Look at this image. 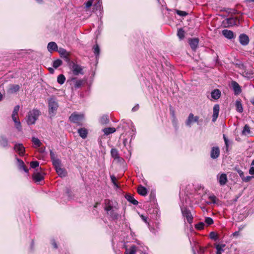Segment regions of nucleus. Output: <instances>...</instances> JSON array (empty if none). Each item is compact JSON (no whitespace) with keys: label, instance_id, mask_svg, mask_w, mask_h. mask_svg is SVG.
I'll list each match as a JSON object with an SVG mask.
<instances>
[{"label":"nucleus","instance_id":"1","mask_svg":"<svg viewBox=\"0 0 254 254\" xmlns=\"http://www.w3.org/2000/svg\"><path fill=\"white\" fill-rule=\"evenodd\" d=\"M39 163L37 161H33V183L37 185H42L44 183V170L39 167Z\"/></svg>","mask_w":254,"mask_h":254},{"label":"nucleus","instance_id":"2","mask_svg":"<svg viewBox=\"0 0 254 254\" xmlns=\"http://www.w3.org/2000/svg\"><path fill=\"white\" fill-rule=\"evenodd\" d=\"M59 105L56 99L53 97L48 99L49 112L51 117L55 116Z\"/></svg>","mask_w":254,"mask_h":254},{"label":"nucleus","instance_id":"3","mask_svg":"<svg viewBox=\"0 0 254 254\" xmlns=\"http://www.w3.org/2000/svg\"><path fill=\"white\" fill-rule=\"evenodd\" d=\"M83 119L84 116L82 114H77L75 113L72 114L69 117V120L71 122L78 125L82 124Z\"/></svg>","mask_w":254,"mask_h":254},{"label":"nucleus","instance_id":"4","mask_svg":"<svg viewBox=\"0 0 254 254\" xmlns=\"http://www.w3.org/2000/svg\"><path fill=\"white\" fill-rule=\"evenodd\" d=\"M33 147L37 148L38 151L40 153L45 152V147L42 146L41 141L37 138L33 137Z\"/></svg>","mask_w":254,"mask_h":254},{"label":"nucleus","instance_id":"5","mask_svg":"<svg viewBox=\"0 0 254 254\" xmlns=\"http://www.w3.org/2000/svg\"><path fill=\"white\" fill-rule=\"evenodd\" d=\"M199 117L194 116L192 113H190L186 121V125L187 127H191L192 124L196 123L198 124Z\"/></svg>","mask_w":254,"mask_h":254},{"label":"nucleus","instance_id":"6","mask_svg":"<svg viewBox=\"0 0 254 254\" xmlns=\"http://www.w3.org/2000/svg\"><path fill=\"white\" fill-rule=\"evenodd\" d=\"M50 155L51 157V160L52 161L53 164L55 167V168H58L61 166V162L59 159H58L55 153L53 152L52 150H50Z\"/></svg>","mask_w":254,"mask_h":254},{"label":"nucleus","instance_id":"7","mask_svg":"<svg viewBox=\"0 0 254 254\" xmlns=\"http://www.w3.org/2000/svg\"><path fill=\"white\" fill-rule=\"evenodd\" d=\"M181 210L183 215L184 216V217H186L187 221L189 223H192L193 217L190 211L185 207L182 208Z\"/></svg>","mask_w":254,"mask_h":254},{"label":"nucleus","instance_id":"8","mask_svg":"<svg viewBox=\"0 0 254 254\" xmlns=\"http://www.w3.org/2000/svg\"><path fill=\"white\" fill-rule=\"evenodd\" d=\"M15 159L16 160V165L17 166L18 169L20 171H23L25 173H28V170L27 169L25 165H24V162L22 160L18 158L16 156Z\"/></svg>","mask_w":254,"mask_h":254},{"label":"nucleus","instance_id":"9","mask_svg":"<svg viewBox=\"0 0 254 254\" xmlns=\"http://www.w3.org/2000/svg\"><path fill=\"white\" fill-rule=\"evenodd\" d=\"M72 70L73 73L75 75L79 74H83V68L79 65L74 64L72 65Z\"/></svg>","mask_w":254,"mask_h":254},{"label":"nucleus","instance_id":"10","mask_svg":"<svg viewBox=\"0 0 254 254\" xmlns=\"http://www.w3.org/2000/svg\"><path fill=\"white\" fill-rule=\"evenodd\" d=\"M217 180L221 186L225 185L227 182V177L226 174L223 173L218 175Z\"/></svg>","mask_w":254,"mask_h":254},{"label":"nucleus","instance_id":"11","mask_svg":"<svg viewBox=\"0 0 254 254\" xmlns=\"http://www.w3.org/2000/svg\"><path fill=\"white\" fill-rule=\"evenodd\" d=\"M105 210L106 212H108L109 210L113 209V208H116V206L114 205L113 202L109 199L105 200Z\"/></svg>","mask_w":254,"mask_h":254},{"label":"nucleus","instance_id":"12","mask_svg":"<svg viewBox=\"0 0 254 254\" xmlns=\"http://www.w3.org/2000/svg\"><path fill=\"white\" fill-rule=\"evenodd\" d=\"M231 85L233 88V89L234 90L235 94L236 95H239L240 94L241 92V86L239 85V84L236 81H233L231 83Z\"/></svg>","mask_w":254,"mask_h":254},{"label":"nucleus","instance_id":"13","mask_svg":"<svg viewBox=\"0 0 254 254\" xmlns=\"http://www.w3.org/2000/svg\"><path fill=\"white\" fill-rule=\"evenodd\" d=\"M239 41L242 45L246 46L249 44V38L246 34H242L239 36Z\"/></svg>","mask_w":254,"mask_h":254},{"label":"nucleus","instance_id":"14","mask_svg":"<svg viewBox=\"0 0 254 254\" xmlns=\"http://www.w3.org/2000/svg\"><path fill=\"white\" fill-rule=\"evenodd\" d=\"M211 157L213 159L217 158L220 155L219 148L217 146L213 147L212 148L211 151Z\"/></svg>","mask_w":254,"mask_h":254},{"label":"nucleus","instance_id":"15","mask_svg":"<svg viewBox=\"0 0 254 254\" xmlns=\"http://www.w3.org/2000/svg\"><path fill=\"white\" fill-rule=\"evenodd\" d=\"M14 149L20 156L24 154V148L21 144H16L14 145Z\"/></svg>","mask_w":254,"mask_h":254},{"label":"nucleus","instance_id":"16","mask_svg":"<svg viewBox=\"0 0 254 254\" xmlns=\"http://www.w3.org/2000/svg\"><path fill=\"white\" fill-rule=\"evenodd\" d=\"M219 106L218 104L215 105L213 107V114L212 121L214 122L217 119L219 113Z\"/></svg>","mask_w":254,"mask_h":254},{"label":"nucleus","instance_id":"17","mask_svg":"<svg viewBox=\"0 0 254 254\" xmlns=\"http://www.w3.org/2000/svg\"><path fill=\"white\" fill-rule=\"evenodd\" d=\"M199 40L197 38H193L189 40L190 45L192 50L195 51L197 48Z\"/></svg>","mask_w":254,"mask_h":254},{"label":"nucleus","instance_id":"18","mask_svg":"<svg viewBox=\"0 0 254 254\" xmlns=\"http://www.w3.org/2000/svg\"><path fill=\"white\" fill-rule=\"evenodd\" d=\"M47 49L49 52L52 53L53 51H58V46L54 42H50L47 45Z\"/></svg>","mask_w":254,"mask_h":254},{"label":"nucleus","instance_id":"19","mask_svg":"<svg viewBox=\"0 0 254 254\" xmlns=\"http://www.w3.org/2000/svg\"><path fill=\"white\" fill-rule=\"evenodd\" d=\"M58 51L59 53L60 54L61 56L63 58L65 59V60L66 61H68L69 60V54L65 49L62 48H60Z\"/></svg>","mask_w":254,"mask_h":254},{"label":"nucleus","instance_id":"20","mask_svg":"<svg viewBox=\"0 0 254 254\" xmlns=\"http://www.w3.org/2000/svg\"><path fill=\"white\" fill-rule=\"evenodd\" d=\"M19 86L16 84H11L9 85L7 92L8 93L13 94L16 93L19 90Z\"/></svg>","mask_w":254,"mask_h":254},{"label":"nucleus","instance_id":"21","mask_svg":"<svg viewBox=\"0 0 254 254\" xmlns=\"http://www.w3.org/2000/svg\"><path fill=\"white\" fill-rule=\"evenodd\" d=\"M111 153L112 157L115 159H117L118 161L122 162L123 158L119 157L118 150L115 148H112L111 151Z\"/></svg>","mask_w":254,"mask_h":254},{"label":"nucleus","instance_id":"22","mask_svg":"<svg viewBox=\"0 0 254 254\" xmlns=\"http://www.w3.org/2000/svg\"><path fill=\"white\" fill-rule=\"evenodd\" d=\"M222 34L227 38L231 39L234 38V33L231 31L227 29H225L222 31Z\"/></svg>","mask_w":254,"mask_h":254},{"label":"nucleus","instance_id":"23","mask_svg":"<svg viewBox=\"0 0 254 254\" xmlns=\"http://www.w3.org/2000/svg\"><path fill=\"white\" fill-rule=\"evenodd\" d=\"M221 94V91L217 89H214L211 93V96L212 98L215 100L218 99L220 97Z\"/></svg>","mask_w":254,"mask_h":254},{"label":"nucleus","instance_id":"24","mask_svg":"<svg viewBox=\"0 0 254 254\" xmlns=\"http://www.w3.org/2000/svg\"><path fill=\"white\" fill-rule=\"evenodd\" d=\"M117 209V208H113L111 210H109L108 212H106L107 214L109 215L112 219H117L118 218V214L116 212V210Z\"/></svg>","mask_w":254,"mask_h":254},{"label":"nucleus","instance_id":"25","mask_svg":"<svg viewBox=\"0 0 254 254\" xmlns=\"http://www.w3.org/2000/svg\"><path fill=\"white\" fill-rule=\"evenodd\" d=\"M251 127L248 125H246L242 131V135L249 136L251 135Z\"/></svg>","mask_w":254,"mask_h":254},{"label":"nucleus","instance_id":"26","mask_svg":"<svg viewBox=\"0 0 254 254\" xmlns=\"http://www.w3.org/2000/svg\"><path fill=\"white\" fill-rule=\"evenodd\" d=\"M0 145L3 147H5L8 146V140L4 136H0Z\"/></svg>","mask_w":254,"mask_h":254},{"label":"nucleus","instance_id":"27","mask_svg":"<svg viewBox=\"0 0 254 254\" xmlns=\"http://www.w3.org/2000/svg\"><path fill=\"white\" fill-rule=\"evenodd\" d=\"M137 192L139 194L142 196H145L147 193V190L146 189L141 186H140L138 187Z\"/></svg>","mask_w":254,"mask_h":254},{"label":"nucleus","instance_id":"28","mask_svg":"<svg viewBox=\"0 0 254 254\" xmlns=\"http://www.w3.org/2000/svg\"><path fill=\"white\" fill-rule=\"evenodd\" d=\"M78 132L82 138H85L87 137V130L85 128L78 129Z\"/></svg>","mask_w":254,"mask_h":254},{"label":"nucleus","instance_id":"29","mask_svg":"<svg viewBox=\"0 0 254 254\" xmlns=\"http://www.w3.org/2000/svg\"><path fill=\"white\" fill-rule=\"evenodd\" d=\"M58 174L61 177H64L66 175V172L61 166L55 169Z\"/></svg>","mask_w":254,"mask_h":254},{"label":"nucleus","instance_id":"30","mask_svg":"<svg viewBox=\"0 0 254 254\" xmlns=\"http://www.w3.org/2000/svg\"><path fill=\"white\" fill-rule=\"evenodd\" d=\"M103 131L105 134L108 135L111 133H114L116 131V128L114 127H107L103 129Z\"/></svg>","mask_w":254,"mask_h":254},{"label":"nucleus","instance_id":"31","mask_svg":"<svg viewBox=\"0 0 254 254\" xmlns=\"http://www.w3.org/2000/svg\"><path fill=\"white\" fill-rule=\"evenodd\" d=\"M74 82V87L76 88L80 87L84 83V81L82 79L76 80L75 78H73Z\"/></svg>","mask_w":254,"mask_h":254},{"label":"nucleus","instance_id":"32","mask_svg":"<svg viewBox=\"0 0 254 254\" xmlns=\"http://www.w3.org/2000/svg\"><path fill=\"white\" fill-rule=\"evenodd\" d=\"M126 198L130 202L132 203L134 205H137L138 204V201L135 200L132 196L130 194H127L126 196Z\"/></svg>","mask_w":254,"mask_h":254},{"label":"nucleus","instance_id":"33","mask_svg":"<svg viewBox=\"0 0 254 254\" xmlns=\"http://www.w3.org/2000/svg\"><path fill=\"white\" fill-rule=\"evenodd\" d=\"M235 105L236 107V110L239 113H242L243 111V108L241 102L239 100H237L236 101Z\"/></svg>","mask_w":254,"mask_h":254},{"label":"nucleus","instance_id":"34","mask_svg":"<svg viewBox=\"0 0 254 254\" xmlns=\"http://www.w3.org/2000/svg\"><path fill=\"white\" fill-rule=\"evenodd\" d=\"M136 251V248L134 246H132L129 249H127L126 251V254H135Z\"/></svg>","mask_w":254,"mask_h":254},{"label":"nucleus","instance_id":"35","mask_svg":"<svg viewBox=\"0 0 254 254\" xmlns=\"http://www.w3.org/2000/svg\"><path fill=\"white\" fill-rule=\"evenodd\" d=\"M40 114V112L39 111L37 110H33V124L34 123V122L37 120V118Z\"/></svg>","mask_w":254,"mask_h":254},{"label":"nucleus","instance_id":"36","mask_svg":"<svg viewBox=\"0 0 254 254\" xmlns=\"http://www.w3.org/2000/svg\"><path fill=\"white\" fill-rule=\"evenodd\" d=\"M225 246V245H217L216 247L217 249L216 254H221L222 252H224L223 248Z\"/></svg>","mask_w":254,"mask_h":254},{"label":"nucleus","instance_id":"37","mask_svg":"<svg viewBox=\"0 0 254 254\" xmlns=\"http://www.w3.org/2000/svg\"><path fill=\"white\" fill-rule=\"evenodd\" d=\"M65 80V78L63 74H60L58 76L57 81L60 84H63Z\"/></svg>","mask_w":254,"mask_h":254},{"label":"nucleus","instance_id":"38","mask_svg":"<svg viewBox=\"0 0 254 254\" xmlns=\"http://www.w3.org/2000/svg\"><path fill=\"white\" fill-rule=\"evenodd\" d=\"M62 63L63 62L61 60L58 59L53 62V66L54 68H57L61 65Z\"/></svg>","mask_w":254,"mask_h":254},{"label":"nucleus","instance_id":"39","mask_svg":"<svg viewBox=\"0 0 254 254\" xmlns=\"http://www.w3.org/2000/svg\"><path fill=\"white\" fill-rule=\"evenodd\" d=\"M185 32L182 29H180L178 31L177 35L180 39H183L184 37Z\"/></svg>","mask_w":254,"mask_h":254},{"label":"nucleus","instance_id":"40","mask_svg":"<svg viewBox=\"0 0 254 254\" xmlns=\"http://www.w3.org/2000/svg\"><path fill=\"white\" fill-rule=\"evenodd\" d=\"M109 122V119L107 116H103L100 119V123L102 124H107Z\"/></svg>","mask_w":254,"mask_h":254},{"label":"nucleus","instance_id":"41","mask_svg":"<svg viewBox=\"0 0 254 254\" xmlns=\"http://www.w3.org/2000/svg\"><path fill=\"white\" fill-rule=\"evenodd\" d=\"M209 235H210V238L212 240H216L218 238V234L214 232H211L210 233Z\"/></svg>","mask_w":254,"mask_h":254},{"label":"nucleus","instance_id":"42","mask_svg":"<svg viewBox=\"0 0 254 254\" xmlns=\"http://www.w3.org/2000/svg\"><path fill=\"white\" fill-rule=\"evenodd\" d=\"M94 53L96 56L99 55L100 49L98 45H96L94 47Z\"/></svg>","mask_w":254,"mask_h":254},{"label":"nucleus","instance_id":"43","mask_svg":"<svg viewBox=\"0 0 254 254\" xmlns=\"http://www.w3.org/2000/svg\"><path fill=\"white\" fill-rule=\"evenodd\" d=\"M26 122L28 125H32V119H31V112H29L28 115L27 116Z\"/></svg>","mask_w":254,"mask_h":254},{"label":"nucleus","instance_id":"44","mask_svg":"<svg viewBox=\"0 0 254 254\" xmlns=\"http://www.w3.org/2000/svg\"><path fill=\"white\" fill-rule=\"evenodd\" d=\"M205 222L208 225H210L213 223V219L210 217H206L205 219Z\"/></svg>","mask_w":254,"mask_h":254},{"label":"nucleus","instance_id":"45","mask_svg":"<svg viewBox=\"0 0 254 254\" xmlns=\"http://www.w3.org/2000/svg\"><path fill=\"white\" fill-rule=\"evenodd\" d=\"M204 226V223L201 222L195 225V228L198 230H201L203 229Z\"/></svg>","mask_w":254,"mask_h":254},{"label":"nucleus","instance_id":"46","mask_svg":"<svg viewBox=\"0 0 254 254\" xmlns=\"http://www.w3.org/2000/svg\"><path fill=\"white\" fill-rule=\"evenodd\" d=\"M15 124V127L17 129L18 131L21 130V123L19 121H18L17 122H15L14 123Z\"/></svg>","mask_w":254,"mask_h":254},{"label":"nucleus","instance_id":"47","mask_svg":"<svg viewBox=\"0 0 254 254\" xmlns=\"http://www.w3.org/2000/svg\"><path fill=\"white\" fill-rule=\"evenodd\" d=\"M176 13L177 14L182 16H185L188 14V13L186 11H181L179 10H177Z\"/></svg>","mask_w":254,"mask_h":254},{"label":"nucleus","instance_id":"48","mask_svg":"<svg viewBox=\"0 0 254 254\" xmlns=\"http://www.w3.org/2000/svg\"><path fill=\"white\" fill-rule=\"evenodd\" d=\"M209 199L213 203H215L216 202L217 198L214 195H210L209 196Z\"/></svg>","mask_w":254,"mask_h":254},{"label":"nucleus","instance_id":"49","mask_svg":"<svg viewBox=\"0 0 254 254\" xmlns=\"http://www.w3.org/2000/svg\"><path fill=\"white\" fill-rule=\"evenodd\" d=\"M19 110V105H17V106H15L12 114L17 115Z\"/></svg>","mask_w":254,"mask_h":254},{"label":"nucleus","instance_id":"50","mask_svg":"<svg viewBox=\"0 0 254 254\" xmlns=\"http://www.w3.org/2000/svg\"><path fill=\"white\" fill-rule=\"evenodd\" d=\"M111 179L112 182L114 184V185L117 187H118V186L116 183V178L114 176L112 175L111 176Z\"/></svg>","mask_w":254,"mask_h":254},{"label":"nucleus","instance_id":"51","mask_svg":"<svg viewBox=\"0 0 254 254\" xmlns=\"http://www.w3.org/2000/svg\"><path fill=\"white\" fill-rule=\"evenodd\" d=\"M253 178H254V177H253V176H247L246 177H244V178H243V181L244 182H248L250 181H251Z\"/></svg>","mask_w":254,"mask_h":254},{"label":"nucleus","instance_id":"52","mask_svg":"<svg viewBox=\"0 0 254 254\" xmlns=\"http://www.w3.org/2000/svg\"><path fill=\"white\" fill-rule=\"evenodd\" d=\"M51 244L53 246L54 248H55V249H57L58 248L57 244L56 241H55V240H54V239L52 240L51 241Z\"/></svg>","mask_w":254,"mask_h":254},{"label":"nucleus","instance_id":"53","mask_svg":"<svg viewBox=\"0 0 254 254\" xmlns=\"http://www.w3.org/2000/svg\"><path fill=\"white\" fill-rule=\"evenodd\" d=\"M92 5V1L89 0L86 3V7L87 8L90 7Z\"/></svg>","mask_w":254,"mask_h":254},{"label":"nucleus","instance_id":"54","mask_svg":"<svg viewBox=\"0 0 254 254\" xmlns=\"http://www.w3.org/2000/svg\"><path fill=\"white\" fill-rule=\"evenodd\" d=\"M249 173L252 175H254V167H252L249 170Z\"/></svg>","mask_w":254,"mask_h":254},{"label":"nucleus","instance_id":"55","mask_svg":"<svg viewBox=\"0 0 254 254\" xmlns=\"http://www.w3.org/2000/svg\"><path fill=\"white\" fill-rule=\"evenodd\" d=\"M223 138L225 141V143L226 145L227 146L228 145V139H227L225 134L223 135Z\"/></svg>","mask_w":254,"mask_h":254},{"label":"nucleus","instance_id":"56","mask_svg":"<svg viewBox=\"0 0 254 254\" xmlns=\"http://www.w3.org/2000/svg\"><path fill=\"white\" fill-rule=\"evenodd\" d=\"M139 108V106L138 105H137L136 106H134L132 109V111H137Z\"/></svg>","mask_w":254,"mask_h":254},{"label":"nucleus","instance_id":"57","mask_svg":"<svg viewBox=\"0 0 254 254\" xmlns=\"http://www.w3.org/2000/svg\"><path fill=\"white\" fill-rule=\"evenodd\" d=\"M239 175H240V177L243 179V178L244 177V173L242 171H241L239 172Z\"/></svg>","mask_w":254,"mask_h":254},{"label":"nucleus","instance_id":"58","mask_svg":"<svg viewBox=\"0 0 254 254\" xmlns=\"http://www.w3.org/2000/svg\"><path fill=\"white\" fill-rule=\"evenodd\" d=\"M11 117L12 120L16 119L17 118V115L12 114Z\"/></svg>","mask_w":254,"mask_h":254},{"label":"nucleus","instance_id":"59","mask_svg":"<svg viewBox=\"0 0 254 254\" xmlns=\"http://www.w3.org/2000/svg\"><path fill=\"white\" fill-rule=\"evenodd\" d=\"M141 218L144 222H147V218L145 217L142 215Z\"/></svg>","mask_w":254,"mask_h":254},{"label":"nucleus","instance_id":"60","mask_svg":"<svg viewBox=\"0 0 254 254\" xmlns=\"http://www.w3.org/2000/svg\"><path fill=\"white\" fill-rule=\"evenodd\" d=\"M36 1L38 3H42L43 2V0H36Z\"/></svg>","mask_w":254,"mask_h":254},{"label":"nucleus","instance_id":"61","mask_svg":"<svg viewBox=\"0 0 254 254\" xmlns=\"http://www.w3.org/2000/svg\"><path fill=\"white\" fill-rule=\"evenodd\" d=\"M49 70L50 71V72L51 73H53V72H54V69H53L52 68H51V67H50V68H49Z\"/></svg>","mask_w":254,"mask_h":254},{"label":"nucleus","instance_id":"62","mask_svg":"<svg viewBox=\"0 0 254 254\" xmlns=\"http://www.w3.org/2000/svg\"><path fill=\"white\" fill-rule=\"evenodd\" d=\"M200 251L202 253H204V251H205V249L204 248H200Z\"/></svg>","mask_w":254,"mask_h":254},{"label":"nucleus","instance_id":"63","mask_svg":"<svg viewBox=\"0 0 254 254\" xmlns=\"http://www.w3.org/2000/svg\"><path fill=\"white\" fill-rule=\"evenodd\" d=\"M239 234V232H235L234 234H233V235L235 236H238V235Z\"/></svg>","mask_w":254,"mask_h":254},{"label":"nucleus","instance_id":"64","mask_svg":"<svg viewBox=\"0 0 254 254\" xmlns=\"http://www.w3.org/2000/svg\"><path fill=\"white\" fill-rule=\"evenodd\" d=\"M251 102L254 105V98L251 100Z\"/></svg>","mask_w":254,"mask_h":254}]
</instances>
